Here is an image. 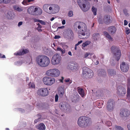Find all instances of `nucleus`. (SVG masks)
<instances>
[{"label":"nucleus","mask_w":130,"mask_h":130,"mask_svg":"<svg viewBox=\"0 0 130 130\" xmlns=\"http://www.w3.org/2000/svg\"><path fill=\"white\" fill-rule=\"evenodd\" d=\"M73 27L76 29L77 28L79 29L78 34V37L80 39L84 38L82 36L86 35L88 36L90 34V30L87 29L86 25L83 22L78 21L75 22L74 25Z\"/></svg>","instance_id":"f257e3e1"},{"label":"nucleus","mask_w":130,"mask_h":130,"mask_svg":"<svg viewBox=\"0 0 130 130\" xmlns=\"http://www.w3.org/2000/svg\"><path fill=\"white\" fill-rule=\"evenodd\" d=\"M36 61L37 64L42 67H46L49 64L50 61L49 58L44 55H39L36 58Z\"/></svg>","instance_id":"f03ea898"},{"label":"nucleus","mask_w":130,"mask_h":130,"mask_svg":"<svg viewBox=\"0 0 130 130\" xmlns=\"http://www.w3.org/2000/svg\"><path fill=\"white\" fill-rule=\"evenodd\" d=\"M111 52L113 54L112 61L110 62L112 66L115 64L116 62L118 61L120 59L121 55V52L120 50L117 47L112 46L111 48Z\"/></svg>","instance_id":"7ed1b4c3"},{"label":"nucleus","mask_w":130,"mask_h":130,"mask_svg":"<svg viewBox=\"0 0 130 130\" xmlns=\"http://www.w3.org/2000/svg\"><path fill=\"white\" fill-rule=\"evenodd\" d=\"M77 2L79 6L84 11L86 12L89 9L90 4L86 0H78Z\"/></svg>","instance_id":"20e7f679"},{"label":"nucleus","mask_w":130,"mask_h":130,"mask_svg":"<svg viewBox=\"0 0 130 130\" xmlns=\"http://www.w3.org/2000/svg\"><path fill=\"white\" fill-rule=\"evenodd\" d=\"M43 81L45 85L51 86L54 83L55 80L54 78H53L45 76L43 78Z\"/></svg>","instance_id":"39448f33"},{"label":"nucleus","mask_w":130,"mask_h":130,"mask_svg":"<svg viewBox=\"0 0 130 130\" xmlns=\"http://www.w3.org/2000/svg\"><path fill=\"white\" fill-rule=\"evenodd\" d=\"M83 70V74L85 76H87L89 78H91L93 76L94 73L92 71L87 67H84Z\"/></svg>","instance_id":"423d86ee"},{"label":"nucleus","mask_w":130,"mask_h":130,"mask_svg":"<svg viewBox=\"0 0 130 130\" xmlns=\"http://www.w3.org/2000/svg\"><path fill=\"white\" fill-rule=\"evenodd\" d=\"M49 92L47 88H42L39 89L37 92V94L39 95L45 96L48 95Z\"/></svg>","instance_id":"0eeeda50"},{"label":"nucleus","mask_w":130,"mask_h":130,"mask_svg":"<svg viewBox=\"0 0 130 130\" xmlns=\"http://www.w3.org/2000/svg\"><path fill=\"white\" fill-rule=\"evenodd\" d=\"M61 57L58 54H55L52 58V63L54 65L59 63L61 61Z\"/></svg>","instance_id":"6e6552de"},{"label":"nucleus","mask_w":130,"mask_h":130,"mask_svg":"<svg viewBox=\"0 0 130 130\" xmlns=\"http://www.w3.org/2000/svg\"><path fill=\"white\" fill-rule=\"evenodd\" d=\"M115 105V101L113 99L108 100L107 103V109L109 111H112L113 110Z\"/></svg>","instance_id":"1a4fd4ad"},{"label":"nucleus","mask_w":130,"mask_h":130,"mask_svg":"<svg viewBox=\"0 0 130 130\" xmlns=\"http://www.w3.org/2000/svg\"><path fill=\"white\" fill-rule=\"evenodd\" d=\"M120 115L122 117H127L130 115L129 110L126 109H121L120 110Z\"/></svg>","instance_id":"9d476101"},{"label":"nucleus","mask_w":130,"mask_h":130,"mask_svg":"<svg viewBox=\"0 0 130 130\" xmlns=\"http://www.w3.org/2000/svg\"><path fill=\"white\" fill-rule=\"evenodd\" d=\"M117 93L119 95L123 96L126 94V90L123 87L119 86L117 88Z\"/></svg>","instance_id":"9b49d317"},{"label":"nucleus","mask_w":130,"mask_h":130,"mask_svg":"<svg viewBox=\"0 0 130 130\" xmlns=\"http://www.w3.org/2000/svg\"><path fill=\"white\" fill-rule=\"evenodd\" d=\"M85 116H82L80 117L78 119L77 121L78 125L80 127H85V125L86 123H85V119H86Z\"/></svg>","instance_id":"f8f14e48"},{"label":"nucleus","mask_w":130,"mask_h":130,"mask_svg":"<svg viewBox=\"0 0 130 130\" xmlns=\"http://www.w3.org/2000/svg\"><path fill=\"white\" fill-rule=\"evenodd\" d=\"M51 7L49 8L50 11H51L52 13L54 14L58 12L59 10V7L58 5L52 4Z\"/></svg>","instance_id":"ddd939ff"},{"label":"nucleus","mask_w":130,"mask_h":130,"mask_svg":"<svg viewBox=\"0 0 130 130\" xmlns=\"http://www.w3.org/2000/svg\"><path fill=\"white\" fill-rule=\"evenodd\" d=\"M129 68V66L127 63L124 62H122L120 65V68L121 70L123 72H127Z\"/></svg>","instance_id":"4468645a"},{"label":"nucleus","mask_w":130,"mask_h":130,"mask_svg":"<svg viewBox=\"0 0 130 130\" xmlns=\"http://www.w3.org/2000/svg\"><path fill=\"white\" fill-rule=\"evenodd\" d=\"M107 29L111 35L115 34L117 30L116 28L113 25L108 27Z\"/></svg>","instance_id":"2eb2a0df"},{"label":"nucleus","mask_w":130,"mask_h":130,"mask_svg":"<svg viewBox=\"0 0 130 130\" xmlns=\"http://www.w3.org/2000/svg\"><path fill=\"white\" fill-rule=\"evenodd\" d=\"M66 35L68 39H73L74 37V34L72 30L71 29H68Z\"/></svg>","instance_id":"dca6fc26"},{"label":"nucleus","mask_w":130,"mask_h":130,"mask_svg":"<svg viewBox=\"0 0 130 130\" xmlns=\"http://www.w3.org/2000/svg\"><path fill=\"white\" fill-rule=\"evenodd\" d=\"M28 51L26 49H23L22 51H19L14 53V55H22L28 53Z\"/></svg>","instance_id":"f3484780"},{"label":"nucleus","mask_w":130,"mask_h":130,"mask_svg":"<svg viewBox=\"0 0 130 130\" xmlns=\"http://www.w3.org/2000/svg\"><path fill=\"white\" fill-rule=\"evenodd\" d=\"M103 22L106 24H108L110 23V17L107 15L104 16Z\"/></svg>","instance_id":"a211bd4d"},{"label":"nucleus","mask_w":130,"mask_h":130,"mask_svg":"<svg viewBox=\"0 0 130 130\" xmlns=\"http://www.w3.org/2000/svg\"><path fill=\"white\" fill-rule=\"evenodd\" d=\"M52 72V77H57L60 74L59 71L57 69H53Z\"/></svg>","instance_id":"6ab92c4d"},{"label":"nucleus","mask_w":130,"mask_h":130,"mask_svg":"<svg viewBox=\"0 0 130 130\" xmlns=\"http://www.w3.org/2000/svg\"><path fill=\"white\" fill-rule=\"evenodd\" d=\"M52 4H44L43 6V9L44 11H45L49 13L48 12L49 11L48 10V9L49 10H50L49 8H50V7H51Z\"/></svg>","instance_id":"aec40b11"},{"label":"nucleus","mask_w":130,"mask_h":130,"mask_svg":"<svg viewBox=\"0 0 130 130\" xmlns=\"http://www.w3.org/2000/svg\"><path fill=\"white\" fill-rule=\"evenodd\" d=\"M35 14V15H39L41 14L42 13V9L36 7L34 9V11Z\"/></svg>","instance_id":"412c9836"},{"label":"nucleus","mask_w":130,"mask_h":130,"mask_svg":"<svg viewBox=\"0 0 130 130\" xmlns=\"http://www.w3.org/2000/svg\"><path fill=\"white\" fill-rule=\"evenodd\" d=\"M79 96L78 94L75 95L71 98V100L73 102L76 103L78 102L79 100Z\"/></svg>","instance_id":"4be33fe9"},{"label":"nucleus","mask_w":130,"mask_h":130,"mask_svg":"<svg viewBox=\"0 0 130 130\" xmlns=\"http://www.w3.org/2000/svg\"><path fill=\"white\" fill-rule=\"evenodd\" d=\"M64 93V89L62 87L60 88L58 90V94L59 97L62 98Z\"/></svg>","instance_id":"5701e85b"},{"label":"nucleus","mask_w":130,"mask_h":130,"mask_svg":"<svg viewBox=\"0 0 130 130\" xmlns=\"http://www.w3.org/2000/svg\"><path fill=\"white\" fill-rule=\"evenodd\" d=\"M34 7H31L27 9V12L29 14L32 15H35V14L34 11Z\"/></svg>","instance_id":"b1692460"},{"label":"nucleus","mask_w":130,"mask_h":130,"mask_svg":"<svg viewBox=\"0 0 130 130\" xmlns=\"http://www.w3.org/2000/svg\"><path fill=\"white\" fill-rule=\"evenodd\" d=\"M108 73L109 75L110 76H114L116 73V72L113 69H110L107 70Z\"/></svg>","instance_id":"393cba45"},{"label":"nucleus","mask_w":130,"mask_h":130,"mask_svg":"<svg viewBox=\"0 0 130 130\" xmlns=\"http://www.w3.org/2000/svg\"><path fill=\"white\" fill-rule=\"evenodd\" d=\"M14 15V14L12 12L9 11L6 14V15L8 19H12L13 18Z\"/></svg>","instance_id":"a878e982"},{"label":"nucleus","mask_w":130,"mask_h":130,"mask_svg":"<svg viewBox=\"0 0 130 130\" xmlns=\"http://www.w3.org/2000/svg\"><path fill=\"white\" fill-rule=\"evenodd\" d=\"M104 35L106 38H108L109 40L111 41H113V39L112 38L110 35L107 31H104L103 32Z\"/></svg>","instance_id":"bb28decb"},{"label":"nucleus","mask_w":130,"mask_h":130,"mask_svg":"<svg viewBox=\"0 0 130 130\" xmlns=\"http://www.w3.org/2000/svg\"><path fill=\"white\" fill-rule=\"evenodd\" d=\"M86 119H85V123H86L85 125V127L90 124L91 123V120L90 118L88 117H86Z\"/></svg>","instance_id":"cd10ccee"},{"label":"nucleus","mask_w":130,"mask_h":130,"mask_svg":"<svg viewBox=\"0 0 130 130\" xmlns=\"http://www.w3.org/2000/svg\"><path fill=\"white\" fill-rule=\"evenodd\" d=\"M66 102H60L59 104V107L62 110H64L65 107L66 105Z\"/></svg>","instance_id":"c85d7f7f"},{"label":"nucleus","mask_w":130,"mask_h":130,"mask_svg":"<svg viewBox=\"0 0 130 130\" xmlns=\"http://www.w3.org/2000/svg\"><path fill=\"white\" fill-rule=\"evenodd\" d=\"M78 92L81 96L83 97L84 95V93L83 89L78 87Z\"/></svg>","instance_id":"c756f323"},{"label":"nucleus","mask_w":130,"mask_h":130,"mask_svg":"<svg viewBox=\"0 0 130 130\" xmlns=\"http://www.w3.org/2000/svg\"><path fill=\"white\" fill-rule=\"evenodd\" d=\"M126 97V100L127 102L128 103H130V91H127Z\"/></svg>","instance_id":"7c9ffc66"},{"label":"nucleus","mask_w":130,"mask_h":130,"mask_svg":"<svg viewBox=\"0 0 130 130\" xmlns=\"http://www.w3.org/2000/svg\"><path fill=\"white\" fill-rule=\"evenodd\" d=\"M38 128L39 129L44 130L45 129V127L43 124L40 123L38 126Z\"/></svg>","instance_id":"2f4dec72"},{"label":"nucleus","mask_w":130,"mask_h":130,"mask_svg":"<svg viewBox=\"0 0 130 130\" xmlns=\"http://www.w3.org/2000/svg\"><path fill=\"white\" fill-rule=\"evenodd\" d=\"M99 34L98 33H95L93 34L92 37L94 40H96L99 38Z\"/></svg>","instance_id":"473e14b6"},{"label":"nucleus","mask_w":130,"mask_h":130,"mask_svg":"<svg viewBox=\"0 0 130 130\" xmlns=\"http://www.w3.org/2000/svg\"><path fill=\"white\" fill-rule=\"evenodd\" d=\"M106 74V72L104 70L101 69L100 70L98 75L99 76H103L104 75H105Z\"/></svg>","instance_id":"72a5a7b5"},{"label":"nucleus","mask_w":130,"mask_h":130,"mask_svg":"<svg viewBox=\"0 0 130 130\" xmlns=\"http://www.w3.org/2000/svg\"><path fill=\"white\" fill-rule=\"evenodd\" d=\"M52 71H53V69L48 70L46 71V74L48 76L52 77Z\"/></svg>","instance_id":"f704fd0d"},{"label":"nucleus","mask_w":130,"mask_h":130,"mask_svg":"<svg viewBox=\"0 0 130 130\" xmlns=\"http://www.w3.org/2000/svg\"><path fill=\"white\" fill-rule=\"evenodd\" d=\"M127 91H130V77H128L127 79Z\"/></svg>","instance_id":"c9c22d12"},{"label":"nucleus","mask_w":130,"mask_h":130,"mask_svg":"<svg viewBox=\"0 0 130 130\" xmlns=\"http://www.w3.org/2000/svg\"><path fill=\"white\" fill-rule=\"evenodd\" d=\"M11 0H0V4H7L10 2Z\"/></svg>","instance_id":"e433bc0d"},{"label":"nucleus","mask_w":130,"mask_h":130,"mask_svg":"<svg viewBox=\"0 0 130 130\" xmlns=\"http://www.w3.org/2000/svg\"><path fill=\"white\" fill-rule=\"evenodd\" d=\"M13 9L15 10L19 11H22L21 9L18 6H13Z\"/></svg>","instance_id":"4c0bfd02"},{"label":"nucleus","mask_w":130,"mask_h":130,"mask_svg":"<svg viewBox=\"0 0 130 130\" xmlns=\"http://www.w3.org/2000/svg\"><path fill=\"white\" fill-rule=\"evenodd\" d=\"M73 67V70H76L78 68V64L76 63L73 64V66H72Z\"/></svg>","instance_id":"58836bf2"},{"label":"nucleus","mask_w":130,"mask_h":130,"mask_svg":"<svg viewBox=\"0 0 130 130\" xmlns=\"http://www.w3.org/2000/svg\"><path fill=\"white\" fill-rule=\"evenodd\" d=\"M92 10L94 14L95 15H96V14L97 9L94 6H93L92 8Z\"/></svg>","instance_id":"ea45409f"},{"label":"nucleus","mask_w":130,"mask_h":130,"mask_svg":"<svg viewBox=\"0 0 130 130\" xmlns=\"http://www.w3.org/2000/svg\"><path fill=\"white\" fill-rule=\"evenodd\" d=\"M92 54L91 53H86L85 55V57L86 58L88 57V58H90L91 57V56H92Z\"/></svg>","instance_id":"a19ab883"},{"label":"nucleus","mask_w":130,"mask_h":130,"mask_svg":"<svg viewBox=\"0 0 130 130\" xmlns=\"http://www.w3.org/2000/svg\"><path fill=\"white\" fill-rule=\"evenodd\" d=\"M115 128L116 130H124L122 127L120 126L115 125Z\"/></svg>","instance_id":"79ce46f5"},{"label":"nucleus","mask_w":130,"mask_h":130,"mask_svg":"<svg viewBox=\"0 0 130 130\" xmlns=\"http://www.w3.org/2000/svg\"><path fill=\"white\" fill-rule=\"evenodd\" d=\"M90 43V42L89 41H86L83 44L82 46L83 47H85V46L89 45Z\"/></svg>","instance_id":"37998d69"},{"label":"nucleus","mask_w":130,"mask_h":130,"mask_svg":"<svg viewBox=\"0 0 130 130\" xmlns=\"http://www.w3.org/2000/svg\"><path fill=\"white\" fill-rule=\"evenodd\" d=\"M72 66H73V64H69L67 66V67L68 69L70 70H73V69Z\"/></svg>","instance_id":"c03bdc74"},{"label":"nucleus","mask_w":130,"mask_h":130,"mask_svg":"<svg viewBox=\"0 0 130 130\" xmlns=\"http://www.w3.org/2000/svg\"><path fill=\"white\" fill-rule=\"evenodd\" d=\"M29 3L28 2V0H24L22 3V4L24 5H28Z\"/></svg>","instance_id":"a18cd8bd"},{"label":"nucleus","mask_w":130,"mask_h":130,"mask_svg":"<svg viewBox=\"0 0 130 130\" xmlns=\"http://www.w3.org/2000/svg\"><path fill=\"white\" fill-rule=\"evenodd\" d=\"M29 86L30 88H35V85L33 83H30L29 84Z\"/></svg>","instance_id":"49530a36"},{"label":"nucleus","mask_w":130,"mask_h":130,"mask_svg":"<svg viewBox=\"0 0 130 130\" xmlns=\"http://www.w3.org/2000/svg\"><path fill=\"white\" fill-rule=\"evenodd\" d=\"M61 54L62 56H64L66 55V51L64 49H62L61 52Z\"/></svg>","instance_id":"de8ad7c7"},{"label":"nucleus","mask_w":130,"mask_h":130,"mask_svg":"<svg viewBox=\"0 0 130 130\" xmlns=\"http://www.w3.org/2000/svg\"><path fill=\"white\" fill-rule=\"evenodd\" d=\"M106 125L108 126H110L111 125L112 123L110 121H107L106 123Z\"/></svg>","instance_id":"09e8293b"},{"label":"nucleus","mask_w":130,"mask_h":130,"mask_svg":"<svg viewBox=\"0 0 130 130\" xmlns=\"http://www.w3.org/2000/svg\"><path fill=\"white\" fill-rule=\"evenodd\" d=\"M73 12L72 11H70L68 14V15L70 17H72L73 16Z\"/></svg>","instance_id":"8fccbe9b"},{"label":"nucleus","mask_w":130,"mask_h":130,"mask_svg":"<svg viewBox=\"0 0 130 130\" xmlns=\"http://www.w3.org/2000/svg\"><path fill=\"white\" fill-rule=\"evenodd\" d=\"M65 82L67 83L69 82V84H71L72 83V80H70V79L69 78L66 79L65 80Z\"/></svg>","instance_id":"3c124183"},{"label":"nucleus","mask_w":130,"mask_h":130,"mask_svg":"<svg viewBox=\"0 0 130 130\" xmlns=\"http://www.w3.org/2000/svg\"><path fill=\"white\" fill-rule=\"evenodd\" d=\"M58 94H56L55 96V102H57L58 101Z\"/></svg>","instance_id":"603ef678"},{"label":"nucleus","mask_w":130,"mask_h":130,"mask_svg":"<svg viewBox=\"0 0 130 130\" xmlns=\"http://www.w3.org/2000/svg\"><path fill=\"white\" fill-rule=\"evenodd\" d=\"M98 21L100 24H102L103 23V22L102 20L101 19L99 18L98 19Z\"/></svg>","instance_id":"864d4df0"},{"label":"nucleus","mask_w":130,"mask_h":130,"mask_svg":"<svg viewBox=\"0 0 130 130\" xmlns=\"http://www.w3.org/2000/svg\"><path fill=\"white\" fill-rule=\"evenodd\" d=\"M39 22L42 25H45L46 24V23L45 22L40 20V21H39Z\"/></svg>","instance_id":"5fc2aeb1"},{"label":"nucleus","mask_w":130,"mask_h":130,"mask_svg":"<svg viewBox=\"0 0 130 130\" xmlns=\"http://www.w3.org/2000/svg\"><path fill=\"white\" fill-rule=\"evenodd\" d=\"M62 49H63L60 47H58L57 48L56 51H59L61 52Z\"/></svg>","instance_id":"6e6d98bb"},{"label":"nucleus","mask_w":130,"mask_h":130,"mask_svg":"<svg viewBox=\"0 0 130 130\" xmlns=\"http://www.w3.org/2000/svg\"><path fill=\"white\" fill-rule=\"evenodd\" d=\"M126 34L128 35L129 33H130V29H126Z\"/></svg>","instance_id":"4d7b16f0"},{"label":"nucleus","mask_w":130,"mask_h":130,"mask_svg":"<svg viewBox=\"0 0 130 130\" xmlns=\"http://www.w3.org/2000/svg\"><path fill=\"white\" fill-rule=\"evenodd\" d=\"M82 42H83V41L82 40H81L80 41L78 42V43L77 44H76V46H78L80 44V43H82Z\"/></svg>","instance_id":"13d9d810"},{"label":"nucleus","mask_w":130,"mask_h":130,"mask_svg":"<svg viewBox=\"0 0 130 130\" xmlns=\"http://www.w3.org/2000/svg\"><path fill=\"white\" fill-rule=\"evenodd\" d=\"M60 36L59 35H56L54 37V38L55 39H58L60 38Z\"/></svg>","instance_id":"bf43d9fd"},{"label":"nucleus","mask_w":130,"mask_h":130,"mask_svg":"<svg viewBox=\"0 0 130 130\" xmlns=\"http://www.w3.org/2000/svg\"><path fill=\"white\" fill-rule=\"evenodd\" d=\"M127 24H128V22H127V21L126 20H124V25H127Z\"/></svg>","instance_id":"052dcab7"},{"label":"nucleus","mask_w":130,"mask_h":130,"mask_svg":"<svg viewBox=\"0 0 130 130\" xmlns=\"http://www.w3.org/2000/svg\"><path fill=\"white\" fill-rule=\"evenodd\" d=\"M2 56V54L1 53H0V57L1 58H5V55H3Z\"/></svg>","instance_id":"680f3d73"},{"label":"nucleus","mask_w":130,"mask_h":130,"mask_svg":"<svg viewBox=\"0 0 130 130\" xmlns=\"http://www.w3.org/2000/svg\"><path fill=\"white\" fill-rule=\"evenodd\" d=\"M36 29L39 32H41L42 31V29H41V28H37Z\"/></svg>","instance_id":"e2e57ef3"},{"label":"nucleus","mask_w":130,"mask_h":130,"mask_svg":"<svg viewBox=\"0 0 130 130\" xmlns=\"http://www.w3.org/2000/svg\"><path fill=\"white\" fill-rule=\"evenodd\" d=\"M22 23H23L21 21L19 22L18 23V26H20L22 25Z\"/></svg>","instance_id":"0e129e2a"},{"label":"nucleus","mask_w":130,"mask_h":130,"mask_svg":"<svg viewBox=\"0 0 130 130\" xmlns=\"http://www.w3.org/2000/svg\"><path fill=\"white\" fill-rule=\"evenodd\" d=\"M37 25H38V27H37L38 28H42V26L40 25V23H38L37 24Z\"/></svg>","instance_id":"69168bd1"},{"label":"nucleus","mask_w":130,"mask_h":130,"mask_svg":"<svg viewBox=\"0 0 130 130\" xmlns=\"http://www.w3.org/2000/svg\"><path fill=\"white\" fill-rule=\"evenodd\" d=\"M62 24L63 25H64L66 24V21L64 20H63L62 21Z\"/></svg>","instance_id":"338daca9"},{"label":"nucleus","mask_w":130,"mask_h":130,"mask_svg":"<svg viewBox=\"0 0 130 130\" xmlns=\"http://www.w3.org/2000/svg\"><path fill=\"white\" fill-rule=\"evenodd\" d=\"M127 127L129 130H130V124H129L127 125Z\"/></svg>","instance_id":"774afa93"}]
</instances>
